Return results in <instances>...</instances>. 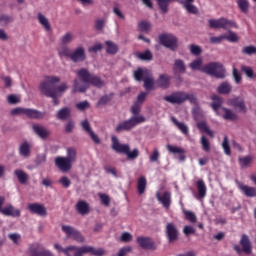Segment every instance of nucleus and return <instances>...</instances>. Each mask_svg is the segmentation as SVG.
Listing matches in <instances>:
<instances>
[{"mask_svg": "<svg viewBox=\"0 0 256 256\" xmlns=\"http://www.w3.org/2000/svg\"><path fill=\"white\" fill-rule=\"evenodd\" d=\"M76 75L84 84H79V80L75 79L73 93H77V91L78 93H85L88 89L87 85H92L96 89H103L106 85L105 80L98 75L92 74L87 68H80L76 71Z\"/></svg>", "mask_w": 256, "mask_h": 256, "instance_id": "f257e3e1", "label": "nucleus"}, {"mask_svg": "<svg viewBox=\"0 0 256 256\" xmlns=\"http://www.w3.org/2000/svg\"><path fill=\"white\" fill-rule=\"evenodd\" d=\"M130 112L132 113V117L122 122H119L116 127V133H123L133 131L137 125H141V123H145L147 118L143 115H139L141 113V104L139 102H135L130 108Z\"/></svg>", "mask_w": 256, "mask_h": 256, "instance_id": "f03ea898", "label": "nucleus"}, {"mask_svg": "<svg viewBox=\"0 0 256 256\" xmlns=\"http://www.w3.org/2000/svg\"><path fill=\"white\" fill-rule=\"evenodd\" d=\"M61 78L58 76H46L45 80L40 84V91L46 97H51L55 106L59 105V99H57V90H55V84L59 83Z\"/></svg>", "mask_w": 256, "mask_h": 256, "instance_id": "7ed1b4c3", "label": "nucleus"}, {"mask_svg": "<svg viewBox=\"0 0 256 256\" xmlns=\"http://www.w3.org/2000/svg\"><path fill=\"white\" fill-rule=\"evenodd\" d=\"M164 101L172 105H181L185 101H189L193 105H197V97L193 94L186 93L185 91H176L168 96H164Z\"/></svg>", "mask_w": 256, "mask_h": 256, "instance_id": "20e7f679", "label": "nucleus"}, {"mask_svg": "<svg viewBox=\"0 0 256 256\" xmlns=\"http://www.w3.org/2000/svg\"><path fill=\"white\" fill-rule=\"evenodd\" d=\"M111 141L113 151H116V153H121L122 155H126L129 161H134V159L139 157V149L135 148L131 151L129 144L119 143V139L116 136H112Z\"/></svg>", "mask_w": 256, "mask_h": 256, "instance_id": "39448f33", "label": "nucleus"}, {"mask_svg": "<svg viewBox=\"0 0 256 256\" xmlns=\"http://www.w3.org/2000/svg\"><path fill=\"white\" fill-rule=\"evenodd\" d=\"M201 71L202 73H206V75H211V77H216V79H225L226 77L225 67L220 62H210L204 65Z\"/></svg>", "mask_w": 256, "mask_h": 256, "instance_id": "423d86ee", "label": "nucleus"}, {"mask_svg": "<svg viewBox=\"0 0 256 256\" xmlns=\"http://www.w3.org/2000/svg\"><path fill=\"white\" fill-rule=\"evenodd\" d=\"M158 39L160 45L166 47V49H170V51H177V48L179 47V40L175 35L164 33L160 34Z\"/></svg>", "mask_w": 256, "mask_h": 256, "instance_id": "0eeeda50", "label": "nucleus"}, {"mask_svg": "<svg viewBox=\"0 0 256 256\" xmlns=\"http://www.w3.org/2000/svg\"><path fill=\"white\" fill-rule=\"evenodd\" d=\"M240 245L242 247L237 245V244H234L233 245V249L234 251H236V253L238 255H241V253H246V255H251L252 251H253V248L251 246V240H249V236H247V234H243L241 239H240Z\"/></svg>", "mask_w": 256, "mask_h": 256, "instance_id": "6e6552de", "label": "nucleus"}, {"mask_svg": "<svg viewBox=\"0 0 256 256\" xmlns=\"http://www.w3.org/2000/svg\"><path fill=\"white\" fill-rule=\"evenodd\" d=\"M209 27L211 29H231L232 27H237V24L227 18L210 19Z\"/></svg>", "mask_w": 256, "mask_h": 256, "instance_id": "1a4fd4ad", "label": "nucleus"}, {"mask_svg": "<svg viewBox=\"0 0 256 256\" xmlns=\"http://www.w3.org/2000/svg\"><path fill=\"white\" fill-rule=\"evenodd\" d=\"M27 253L28 256H55L51 250L44 248L40 243L29 245Z\"/></svg>", "mask_w": 256, "mask_h": 256, "instance_id": "9d476101", "label": "nucleus"}, {"mask_svg": "<svg viewBox=\"0 0 256 256\" xmlns=\"http://www.w3.org/2000/svg\"><path fill=\"white\" fill-rule=\"evenodd\" d=\"M165 235L168 243H175V241H179V228L175 223L168 222L165 228Z\"/></svg>", "mask_w": 256, "mask_h": 256, "instance_id": "9b49d317", "label": "nucleus"}, {"mask_svg": "<svg viewBox=\"0 0 256 256\" xmlns=\"http://www.w3.org/2000/svg\"><path fill=\"white\" fill-rule=\"evenodd\" d=\"M62 231L67 235V237H72V239L77 243H85V237H83V234L73 226L63 225Z\"/></svg>", "mask_w": 256, "mask_h": 256, "instance_id": "f8f14e48", "label": "nucleus"}, {"mask_svg": "<svg viewBox=\"0 0 256 256\" xmlns=\"http://www.w3.org/2000/svg\"><path fill=\"white\" fill-rule=\"evenodd\" d=\"M227 105L238 110V113H247V105L245 104V100L239 96L228 99Z\"/></svg>", "mask_w": 256, "mask_h": 256, "instance_id": "ddd939ff", "label": "nucleus"}, {"mask_svg": "<svg viewBox=\"0 0 256 256\" xmlns=\"http://www.w3.org/2000/svg\"><path fill=\"white\" fill-rule=\"evenodd\" d=\"M54 163L59 171H62V173H67L71 171L73 167L72 162H70L66 157L63 156L56 157Z\"/></svg>", "mask_w": 256, "mask_h": 256, "instance_id": "4468645a", "label": "nucleus"}, {"mask_svg": "<svg viewBox=\"0 0 256 256\" xmlns=\"http://www.w3.org/2000/svg\"><path fill=\"white\" fill-rule=\"evenodd\" d=\"M28 210L30 211V213H33L34 215H39L40 217H47V208H45V205L43 204H28Z\"/></svg>", "mask_w": 256, "mask_h": 256, "instance_id": "2eb2a0df", "label": "nucleus"}, {"mask_svg": "<svg viewBox=\"0 0 256 256\" xmlns=\"http://www.w3.org/2000/svg\"><path fill=\"white\" fill-rule=\"evenodd\" d=\"M136 243H138L141 249H155V242L151 237L139 236L136 238Z\"/></svg>", "mask_w": 256, "mask_h": 256, "instance_id": "dca6fc26", "label": "nucleus"}, {"mask_svg": "<svg viewBox=\"0 0 256 256\" xmlns=\"http://www.w3.org/2000/svg\"><path fill=\"white\" fill-rule=\"evenodd\" d=\"M85 48L78 47L73 53L70 54V59L74 63H81V61H85Z\"/></svg>", "mask_w": 256, "mask_h": 256, "instance_id": "f3484780", "label": "nucleus"}, {"mask_svg": "<svg viewBox=\"0 0 256 256\" xmlns=\"http://www.w3.org/2000/svg\"><path fill=\"white\" fill-rule=\"evenodd\" d=\"M0 213L6 217H21V210L15 209L11 204L4 207Z\"/></svg>", "mask_w": 256, "mask_h": 256, "instance_id": "a211bd4d", "label": "nucleus"}, {"mask_svg": "<svg viewBox=\"0 0 256 256\" xmlns=\"http://www.w3.org/2000/svg\"><path fill=\"white\" fill-rule=\"evenodd\" d=\"M24 115L28 117V119H43V117H45V112L32 108H24Z\"/></svg>", "mask_w": 256, "mask_h": 256, "instance_id": "6ab92c4d", "label": "nucleus"}, {"mask_svg": "<svg viewBox=\"0 0 256 256\" xmlns=\"http://www.w3.org/2000/svg\"><path fill=\"white\" fill-rule=\"evenodd\" d=\"M211 99L213 102L210 104V107H212L216 115L221 116V112H219V109H223V98L219 97L218 95H212Z\"/></svg>", "mask_w": 256, "mask_h": 256, "instance_id": "aec40b11", "label": "nucleus"}, {"mask_svg": "<svg viewBox=\"0 0 256 256\" xmlns=\"http://www.w3.org/2000/svg\"><path fill=\"white\" fill-rule=\"evenodd\" d=\"M156 83L161 89H169V87L171 86V76H169L168 74H161L158 77Z\"/></svg>", "mask_w": 256, "mask_h": 256, "instance_id": "412c9836", "label": "nucleus"}, {"mask_svg": "<svg viewBox=\"0 0 256 256\" xmlns=\"http://www.w3.org/2000/svg\"><path fill=\"white\" fill-rule=\"evenodd\" d=\"M238 189L245 195V197H256V188L245 185L241 182L238 183Z\"/></svg>", "mask_w": 256, "mask_h": 256, "instance_id": "4be33fe9", "label": "nucleus"}, {"mask_svg": "<svg viewBox=\"0 0 256 256\" xmlns=\"http://www.w3.org/2000/svg\"><path fill=\"white\" fill-rule=\"evenodd\" d=\"M180 3L181 5H183L184 9H186L187 13H190L192 15H197L199 13L197 6L193 5V3H195V0H184L180 1Z\"/></svg>", "mask_w": 256, "mask_h": 256, "instance_id": "5701e85b", "label": "nucleus"}, {"mask_svg": "<svg viewBox=\"0 0 256 256\" xmlns=\"http://www.w3.org/2000/svg\"><path fill=\"white\" fill-rule=\"evenodd\" d=\"M156 197L165 209H169L171 207V192H164L162 196L157 193Z\"/></svg>", "mask_w": 256, "mask_h": 256, "instance_id": "b1692460", "label": "nucleus"}, {"mask_svg": "<svg viewBox=\"0 0 256 256\" xmlns=\"http://www.w3.org/2000/svg\"><path fill=\"white\" fill-rule=\"evenodd\" d=\"M32 129L34 133H36V135L40 137V139H47V137L51 135V132H49V130H47L45 127L38 124H34L32 126Z\"/></svg>", "mask_w": 256, "mask_h": 256, "instance_id": "393cba45", "label": "nucleus"}, {"mask_svg": "<svg viewBox=\"0 0 256 256\" xmlns=\"http://www.w3.org/2000/svg\"><path fill=\"white\" fill-rule=\"evenodd\" d=\"M173 71L175 75H181L187 71V66L185 65V61L181 59H177L173 65Z\"/></svg>", "mask_w": 256, "mask_h": 256, "instance_id": "a878e982", "label": "nucleus"}, {"mask_svg": "<svg viewBox=\"0 0 256 256\" xmlns=\"http://www.w3.org/2000/svg\"><path fill=\"white\" fill-rule=\"evenodd\" d=\"M171 121L183 135H189V126L185 122H179L175 116L171 117Z\"/></svg>", "mask_w": 256, "mask_h": 256, "instance_id": "bb28decb", "label": "nucleus"}, {"mask_svg": "<svg viewBox=\"0 0 256 256\" xmlns=\"http://www.w3.org/2000/svg\"><path fill=\"white\" fill-rule=\"evenodd\" d=\"M166 147H167V150L170 153H173L174 155H179V160L180 161H184L186 159V157H185V149H183L181 147L169 145V144Z\"/></svg>", "mask_w": 256, "mask_h": 256, "instance_id": "cd10ccee", "label": "nucleus"}, {"mask_svg": "<svg viewBox=\"0 0 256 256\" xmlns=\"http://www.w3.org/2000/svg\"><path fill=\"white\" fill-rule=\"evenodd\" d=\"M196 187L198 191V199H205L207 197V185H205V181L198 180L196 182Z\"/></svg>", "mask_w": 256, "mask_h": 256, "instance_id": "c85d7f7f", "label": "nucleus"}, {"mask_svg": "<svg viewBox=\"0 0 256 256\" xmlns=\"http://www.w3.org/2000/svg\"><path fill=\"white\" fill-rule=\"evenodd\" d=\"M19 155L27 159L31 157V144L27 141L23 142L19 147Z\"/></svg>", "mask_w": 256, "mask_h": 256, "instance_id": "c756f323", "label": "nucleus"}, {"mask_svg": "<svg viewBox=\"0 0 256 256\" xmlns=\"http://www.w3.org/2000/svg\"><path fill=\"white\" fill-rule=\"evenodd\" d=\"M76 211L80 215H88L90 211L89 204L85 200L78 201L76 204Z\"/></svg>", "mask_w": 256, "mask_h": 256, "instance_id": "7c9ffc66", "label": "nucleus"}, {"mask_svg": "<svg viewBox=\"0 0 256 256\" xmlns=\"http://www.w3.org/2000/svg\"><path fill=\"white\" fill-rule=\"evenodd\" d=\"M222 111L224 112L222 117L225 119V121H237L239 119L237 113L229 108L222 107Z\"/></svg>", "mask_w": 256, "mask_h": 256, "instance_id": "2f4dec72", "label": "nucleus"}, {"mask_svg": "<svg viewBox=\"0 0 256 256\" xmlns=\"http://www.w3.org/2000/svg\"><path fill=\"white\" fill-rule=\"evenodd\" d=\"M231 91H233V87L227 81L222 82L217 88V93H219V95H229Z\"/></svg>", "mask_w": 256, "mask_h": 256, "instance_id": "473e14b6", "label": "nucleus"}, {"mask_svg": "<svg viewBox=\"0 0 256 256\" xmlns=\"http://www.w3.org/2000/svg\"><path fill=\"white\" fill-rule=\"evenodd\" d=\"M56 117L60 121H67V119L71 117V108L69 107L61 108L60 110H58Z\"/></svg>", "mask_w": 256, "mask_h": 256, "instance_id": "72a5a7b5", "label": "nucleus"}, {"mask_svg": "<svg viewBox=\"0 0 256 256\" xmlns=\"http://www.w3.org/2000/svg\"><path fill=\"white\" fill-rule=\"evenodd\" d=\"M197 128L201 133H206V135H209V137H215V132L209 129V125H207V122L205 121L198 122Z\"/></svg>", "mask_w": 256, "mask_h": 256, "instance_id": "f704fd0d", "label": "nucleus"}, {"mask_svg": "<svg viewBox=\"0 0 256 256\" xmlns=\"http://www.w3.org/2000/svg\"><path fill=\"white\" fill-rule=\"evenodd\" d=\"M67 160L70 163H75V161H77V148L75 147H68L66 149V156Z\"/></svg>", "mask_w": 256, "mask_h": 256, "instance_id": "c9c22d12", "label": "nucleus"}, {"mask_svg": "<svg viewBox=\"0 0 256 256\" xmlns=\"http://www.w3.org/2000/svg\"><path fill=\"white\" fill-rule=\"evenodd\" d=\"M14 175L17 177V179H18L19 183H21V185H25V183H27V181H29V176L23 170H19V169L15 170Z\"/></svg>", "mask_w": 256, "mask_h": 256, "instance_id": "e433bc0d", "label": "nucleus"}, {"mask_svg": "<svg viewBox=\"0 0 256 256\" xmlns=\"http://www.w3.org/2000/svg\"><path fill=\"white\" fill-rule=\"evenodd\" d=\"M145 189H147V178H145V176H141L138 179V184H137V191L139 195H143V193H145Z\"/></svg>", "mask_w": 256, "mask_h": 256, "instance_id": "4c0bfd02", "label": "nucleus"}, {"mask_svg": "<svg viewBox=\"0 0 256 256\" xmlns=\"http://www.w3.org/2000/svg\"><path fill=\"white\" fill-rule=\"evenodd\" d=\"M156 1L160 11H162V13H167V11H169V3H171V1H179V0H156Z\"/></svg>", "mask_w": 256, "mask_h": 256, "instance_id": "58836bf2", "label": "nucleus"}, {"mask_svg": "<svg viewBox=\"0 0 256 256\" xmlns=\"http://www.w3.org/2000/svg\"><path fill=\"white\" fill-rule=\"evenodd\" d=\"M38 21L42 27H44L45 31H49L51 29V24L45 15L38 13Z\"/></svg>", "mask_w": 256, "mask_h": 256, "instance_id": "ea45409f", "label": "nucleus"}, {"mask_svg": "<svg viewBox=\"0 0 256 256\" xmlns=\"http://www.w3.org/2000/svg\"><path fill=\"white\" fill-rule=\"evenodd\" d=\"M237 5L241 13H249V0H237Z\"/></svg>", "mask_w": 256, "mask_h": 256, "instance_id": "a19ab883", "label": "nucleus"}, {"mask_svg": "<svg viewBox=\"0 0 256 256\" xmlns=\"http://www.w3.org/2000/svg\"><path fill=\"white\" fill-rule=\"evenodd\" d=\"M144 88L146 91H153L155 89V80L153 77L144 78Z\"/></svg>", "mask_w": 256, "mask_h": 256, "instance_id": "79ce46f5", "label": "nucleus"}, {"mask_svg": "<svg viewBox=\"0 0 256 256\" xmlns=\"http://www.w3.org/2000/svg\"><path fill=\"white\" fill-rule=\"evenodd\" d=\"M106 45V53H108L109 55H115L119 51L117 45L111 41H106Z\"/></svg>", "mask_w": 256, "mask_h": 256, "instance_id": "37998d69", "label": "nucleus"}, {"mask_svg": "<svg viewBox=\"0 0 256 256\" xmlns=\"http://www.w3.org/2000/svg\"><path fill=\"white\" fill-rule=\"evenodd\" d=\"M58 55L60 57H69L71 58V49L63 44L61 47L58 48Z\"/></svg>", "mask_w": 256, "mask_h": 256, "instance_id": "c03bdc74", "label": "nucleus"}, {"mask_svg": "<svg viewBox=\"0 0 256 256\" xmlns=\"http://www.w3.org/2000/svg\"><path fill=\"white\" fill-rule=\"evenodd\" d=\"M201 65H203V59L198 58L194 61H192L189 64L190 69H192V71H201V69H203V67H201Z\"/></svg>", "mask_w": 256, "mask_h": 256, "instance_id": "a18cd8bd", "label": "nucleus"}, {"mask_svg": "<svg viewBox=\"0 0 256 256\" xmlns=\"http://www.w3.org/2000/svg\"><path fill=\"white\" fill-rule=\"evenodd\" d=\"M147 73V69L138 68L136 71H134V79L136 81H143V78L145 77V75H147Z\"/></svg>", "mask_w": 256, "mask_h": 256, "instance_id": "49530a36", "label": "nucleus"}, {"mask_svg": "<svg viewBox=\"0 0 256 256\" xmlns=\"http://www.w3.org/2000/svg\"><path fill=\"white\" fill-rule=\"evenodd\" d=\"M238 161H239L240 167L242 168L249 167V165L253 163V157L251 156L240 157Z\"/></svg>", "mask_w": 256, "mask_h": 256, "instance_id": "de8ad7c7", "label": "nucleus"}, {"mask_svg": "<svg viewBox=\"0 0 256 256\" xmlns=\"http://www.w3.org/2000/svg\"><path fill=\"white\" fill-rule=\"evenodd\" d=\"M138 29L142 33H148V31L151 29V23L146 20H142L138 23Z\"/></svg>", "mask_w": 256, "mask_h": 256, "instance_id": "09e8293b", "label": "nucleus"}, {"mask_svg": "<svg viewBox=\"0 0 256 256\" xmlns=\"http://www.w3.org/2000/svg\"><path fill=\"white\" fill-rule=\"evenodd\" d=\"M183 213L187 221L190 223H197V216L193 212L189 210H183Z\"/></svg>", "mask_w": 256, "mask_h": 256, "instance_id": "8fccbe9b", "label": "nucleus"}, {"mask_svg": "<svg viewBox=\"0 0 256 256\" xmlns=\"http://www.w3.org/2000/svg\"><path fill=\"white\" fill-rule=\"evenodd\" d=\"M241 71L245 73L248 79H253L255 77V72L253 71V68L249 66H241Z\"/></svg>", "mask_w": 256, "mask_h": 256, "instance_id": "3c124183", "label": "nucleus"}, {"mask_svg": "<svg viewBox=\"0 0 256 256\" xmlns=\"http://www.w3.org/2000/svg\"><path fill=\"white\" fill-rule=\"evenodd\" d=\"M138 59H141L142 61H151V59H153V54L151 51L146 50L145 52L138 54Z\"/></svg>", "mask_w": 256, "mask_h": 256, "instance_id": "603ef678", "label": "nucleus"}, {"mask_svg": "<svg viewBox=\"0 0 256 256\" xmlns=\"http://www.w3.org/2000/svg\"><path fill=\"white\" fill-rule=\"evenodd\" d=\"M159 157H161V153H159V149L154 148L153 152L149 156L150 163H157V161H159Z\"/></svg>", "mask_w": 256, "mask_h": 256, "instance_id": "864d4df0", "label": "nucleus"}, {"mask_svg": "<svg viewBox=\"0 0 256 256\" xmlns=\"http://www.w3.org/2000/svg\"><path fill=\"white\" fill-rule=\"evenodd\" d=\"M192 115L195 119V121H199L201 117H203V110H201V107L196 106L192 109Z\"/></svg>", "mask_w": 256, "mask_h": 256, "instance_id": "5fc2aeb1", "label": "nucleus"}, {"mask_svg": "<svg viewBox=\"0 0 256 256\" xmlns=\"http://www.w3.org/2000/svg\"><path fill=\"white\" fill-rule=\"evenodd\" d=\"M242 53H243V55H249V56L256 55V47L253 45L245 46L242 49Z\"/></svg>", "mask_w": 256, "mask_h": 256, "instance_id": "6e6d98bb", "label": "nucleus"}, {"mask_svg": "<svg viewBox=\"0 0 256 256\" xmlns=\"http://www.w3.org/2000/svg\"><path fill=\"white\" fill-rule=\"evenodd\" d=\"M201 145H202V149L207 153L211 151V144L209 143V139H207V137L205 136L201 137Z\"/></svg>", "mask_w": 256, "mask_h": 256, "instance_id": "4d7b16f0", "label": "nucleus"}, {"mask_svg": "<svg viewBox=\"0 0 256 256\" xmlns=\"http://www.w3.org/2000/svg\"><path fill=\"white\" fill-rule=\"evenodd\" d=\"M99 197L102 205H104L105 207H109V205L111 204V198L109 197V195L100 193Z\"/></svg>", "mask_w": 256, "mask_h": 256, "instance_id": "13d9d810", "label": "nucleus"}, {"mask_svg": "<svg viewBox=\"0 0 256 256\" xmlns=\"http://www.w3.org/2000/svg\"><path fill=\"white\" fill-rule=\"evenodd\" d=\"M222 147L226 155H231V146H229V138L227 136L224 137Z\"/></svg>", "mask_w": 256, "mask_h": 256, "instance_id": "bf43d9fd", "label": "nucleus"}, {"mask_svg": "<svg viewBox=\"0 0 256 256\" xmlns=\"http://www.w3.org/2000/svg\"><path fill=\"white\" fill-rule=\"evenodd\" d=\"M61 41L63 45H69V43L73 41V33L71 32L66 33L64 36H62Z\"/></svg>", "mask_w": 256, "mask_h": 256, "instance_id": "052dcab7", "label": "nucleus"}, {"mask_svg": "<svg viewBox=\"0 0 256 256\" xmlns=\"http://www.w3.org/2000/svg\"><path fill=\"white\" fill-rule=\"evenodd\" d=\"M109 101H111V96L109 95H104L102 96L98 102H97V107H101L103 105H107V103H109Z\"/></svg>", "mask_w": 256, "mask_h": 256, "instance_id": "680f3d73", "label": "nucleus"}, {"mask_svg": "<svg viewBox=\"0 0 256 256\" xmlns=\"http://www.w3.org/2000/svg\"><path fill=\"white\" fill-rule=\"evenodd\" d=\"M59 183H61V185L65 188V189H69V187H71V180L69 178H67V176H63L59 179Z\"/></svg>", "mask_w": 256, "mask_h": 256, "instance_id": "e2e57ef3", "label": "nucleus"}, {"mask_svg": "<svg viewBox=\"0 0 256 256\" xmlns=\"http://www.w3.org/2000/svg\"><path fill=\"white\" fill-rule=\"evenodd\" d=\"M81 127H82V129H83V131H85V133H90V132H92L93 131V129H91V124H89V120H83L82 122H81Z\"/></svg>", "mask_w": 256, "mask_h": 256, "instance_id": "0e129e2a", "label": "nucleus"}, {"mask_svg": "<svg viewBox=\"0 0 256 256\" xmlns=\"http://www.w3.org/2000/svg\"><path fill=\"white\" fill-rule=\"evenodd\" d=\"M12 21H13V17L6 14L0 15V23L2 25H7V23H12Z\"/></svg>", "mask_w": 256, "mask_h": 256, "instance_id": "69168bd1", "label": "nucleus"}, {"mask_svg": "<svg viewBox=\"0 0 256 256\" xmlns=\"http://www.w3.org/2000/svg\"><path fill=\"white\" fill-rule=\"evenodd\" d=\"M203 50H201V47L195 45V44H191L190 45V53L192 55H201Z\"/></svg>", "mask_w": 256, "mask_h": 256, "instance_id": "338daca9", "label": "nucleus"}, {"mask_svg": "<svg viewBox=\"0 0 256 256\" xmlns=\"http://www.w3.org/2000/svg\"><path fill=\"white\" fill-rule=\"evenodd\" d=\"M76 109H78V111H85V109H89V102L85 100L83 102L77 103Z\"/></svg>", "mask_w": 256, "mask_h": 256, "instance_id": "774afa93", "label": "nucleus"}]
</instances>
